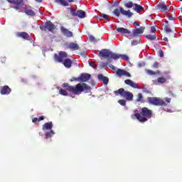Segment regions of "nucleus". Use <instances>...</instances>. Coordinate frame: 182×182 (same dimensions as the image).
I'll return each instance as SVG.
<instances>
[{"label":"nucleus","instance_id":"f257e3e1","mask_svg":"<svg viewBox=\"0 0 182 182\" xmlns=\"http://www.w3.org/2000/svg\"><path fill=\"white\" fill-rule=\"evenodd\" d=\"M62 86L63 87H66V90L73 95H80V93L83 92L87 93V91L90 92V90L92 89L90 86L85 82H80L75 86L69 85V83L64 82Z\"/></svg>","mask_w":182,"mask_h":182},{"label":"nucleus","instance_id":"f03ea898","mask_svg":"<svg viewBox=\"0 0 182 182\" xmlns=\"http://www.w3.org/2000/svg\"><path fill=\"white\" fill-rule=\"evenodd\" d=\"M153 117V111L149 109L147 107H143L140 113H136L135 117L141 123H145L149 119H151Z\"/></svg>","mask_w":182,"mask_h":182},{"label":"nucleus","instance_id":"7ed1b4c3","mask_svg":"<svg viewBox=\"0 0 182 182\" xmlns=\"http://www.w3.org/2000/svg\"><path fill=\"white\" fill-rule=\"evenodd\" d=\"M147 102L153 106H166L171 102V98L165 97L164 100L157 97H148Z\"/></svg>","mask_w":182,"mask_h":182},{"label":"nucleus","instance_id":"20e7f679","mask_svg":"<svg viewBox=\"0 0 182 182\" xmlns=\"http://www.w3.org/2000/svg\"><path fill=\"white\" fill-rule=\"evenodd\" d=\"M114 93L116 96H122L129 102H132V100H133V93L129 91H124L123 88H119L118 90L114 91Z\"/></svg>","mask_w":182,"mask_h":182},{"label":"nucleus","instance_id":"39448f33","mask_svg":"<svg viewBox=\"0 0 182 182\" xmlns=\"http://www.w3.org/2000/svg\"><path fill=\"white\" fill-rule=\"evenodd\" d=\"M99 56H101V58H109L110 59H114L117 60V54L110 51L107 49H102L99 53Z\"/></svg>","mask_w":182,"mask_h":182},{"label":"nucleus","instance_id":"423d86ee","mask_svg":"<svg viewBox=\"0 0 182 182\" xmlns=\"http://www.w3.org/2000/svg\"><path fill=\"white\" fill-rule=\"evenodd\" d=\"M114 15L117 16V18H119L120 16V14L122 15H124V16H128V18H132L133 16V13L130 11V10H124L123 7H119V9H115L113 11Z\"/></svg>","mask_w":182,"mask_h":182},{"label":"nucleus","instance_id":"0eeeda50","mask_svg":"<svg viewBox=\"0 0 182 182\" xmlns=\"http://www.w3.org/2000/svg\"><path fill=\"white\" fill-rule=\"evenodd\" d=\"M9 4L13 5L11 8L16 9V11H19L21 8H23L25 6V2L23 0H7Z\"/></svg>","mask_w":182,"mask_h":182},{"label":"nucleus","instance_id":"6e6552de","mask_svg":"<svg viewBox=\"0 0 182 182\" xmlns=\"http://www.w3.org/2000/svg\"><path fill=\"white\" fill-rule=\"evenodd\" d=\"M144 29H146V27L141 26L139 28H135L132 31V34L130 35L129 39H133L134 38H140L141 36V34L144 32Z\"/></svg>","mask_w":182,"mask_h":182},{"label":"nucleus","instance_id":"1a4fd4ad","mask_svg":"<svg viewBox=\"0 0 182 182\" xmlns=\"http://www.w3.org/2000/svg\"><path fill=\"white\" fill-rule=\"evenodd\" d=\"M72 16H77L80 19H83L86 16V11L83 10H75L73 8L70 9Z\"/></svg>","mask_w":182,"mask_h":182},{"label":"nucleus","instance_id":"9d476101","mask_svg":"<svg viewBox=\"0 0 182 182\" xmlns=\"http://www.w3.org/2000/svg\"><path fill=\"white\" fill-rule=\"evenodd\" d=\"M68 56V53L65 51H60L58 54L54 55V60L55 62H58L59 63H63V59Z\"/></svg>","mask_w":182,"mask_h":182},{"label":"nucleus","instance_id":"9b49d317","mask_svg":"<svg viewBox=\"0 0 182 182\" xmlns=\"http://www.w3.org/2000/svg\"><path fill=\"white\" fill-rule=\"evenodd\" d=\"M157 11H159V12H170V6L166 5L165 3H159L156 6Z\"/></svg>","mask_w":182,"mask_h":182},{"label":"nucleus","instance_id":"f8f14e48","mask_svg":"<svg viewBox=\"0 0 182 182\" xmlns=\"http://www.w3.org/2000/svg\"><path fill=\"white\" fill-rule=\"evenodd\" d=\"M60 32L66 38H73V32L69 31L68 28L64 26H60Z\"/></svg>","mask_w":182,"mask_h":182},{"label":"nucleus","instance_id":"ddd939ff","mask_svg":"<svg viewBox=\"0 0 182 182\" xmlns=\"http://www.w3.org/2000/svg\"><path fill=\"white\" fill-rule=\"evenodd\" d=\"M117 76L122 77V76H127V77H131L132 75L130 73L123 69L118 68L116 72Z\"/></svg>","mask_w":182,"mask_h":182},{"label":"nucleus","instance_id":"4468645a","mask_svg":"<svg viewBox=\"0 0 182 182\" xmlns=\"http://www.w3.org/2000/svg\"><path fill=\"white\" fill-rule=\"evenodd\" d=\"M54 1L62 6H69V4H72L75 0H54Z\"/></svg>","mask_w":182,"mask_h":182},{"label":"nucleus","instance_id":"2eb2a0df","mask_svg":"<svg viewBox=\"0 0 182 182\" xmlns=\"http://www.w3.org/2000/svg\"><path fill=\"white\" fill-rule=\"evenodd\" d=\"M11 92H12V89L8 85H4L0 88L1 95H10Z\"/></svg>","mask_w":182,"mask_h":182},{"label":"nucleus","instance_id":"dca6fc26","mask_svg":"<svg viewBox=\"0 0 182 182\" xmlns=\"http://www.w3.org/2000/svg\"><path fill=\"white\" fill-rule=\"evenodd\" d=\"M116 31L121 35H130V33H132L129 29L124 28L123 27H116Z\"/></svg>","mask_w":182,"mask_h":182},{"label":"nucleus","instance_id":"f3484780","mask_svg":"<svg viewBox=\"0 0 182 182\" xmlns=\"http://www.w3.org/2000/svg\"><path fill=\"white\" fill-rule=\"evenodd\" d=\"M46 25L47 31H49V32L53 33L55 29H56V26H55V24H53V23H52V21H47L46 22Z\"/></svg>","mask_w":182,"mask_h":182},{"label":"nucleus","instance_id":"a211bd4d","mask_svg":"<svg viewBox=\"0 0 182 182\" xmlns=\"http://www.w3.org/2000/svg\"><path fill=\"white\" fill-rule=\"evenodd\" d=\"M92 77L89 73H82L79 77V82H87Z\"/></svg>","mask_w":182,"mask_h":182},{"label":"nucleus","instance_id":"6ab92c4d","mask_svg":"<svg viewBox=\"0 0 182 182\" xmlns=\"http://www.w3.org/2000/svg\"><path fill=\"white\" fill-rule=\"evenodd\" d=\"M16 36H18V38H22V39H25L26 41H29L31 38L29 34L25 31L17 33Z\"/></svg>","mask_w":182,"mask_h":182},{"label":"nucleus","instance_id":"aec40b11","mask_svg":"<svg viewBox=\"0 0 182 182\" xmlns=\"http://www.w3.org/2000/svg\"><path fill=\"white\" fill-rule=\"evenodd\" d=\"M62 63L66 69H70L71 66L73 65V61L70 58H66Z\"/></svg>","mask_w":182,"mask_h":182},{"label":"nucleus","instance_id":"412c9836","mask_svg":"<svg viewBox=\"0 0 182 182\" xmlns=\"http://www.w3.org/2000/svg\"><path fill=\"white\" fill-rule=\"evenodd\" d=\"M124 83L134 89H139V84L133 82L132 80H125Z\"/></svg>","mask_w":182,"mask_h":182},{"label":"nucleus","instance_id":"4be33fe9","mask_svg":"<svg viewBox=\"0 0 182 182\" xmlns=\"http://www.w3.org/2000/svg\"><path fill=\"white\" fill-rule=\"evenodd\" d=\"M98 80L100 82H103L105 85H107V83H109V77H105L103 74L98 75Z\"/></svg>","mask_w":182,"mask_h":182},{"label":"nucleus","instance_id":"5701e85b","mask_svg":"<svg viewBox=\"0 0 182 182\" xmlns=\"http://www.w3.org/2000/svg\"><path fill=\"white\" fill-rule=\"evenodd\" d=\"M68 48L70 49L71 50H79L80 47L77 43H70L68 45Z\"/></svg>","mask_w":182,"mask_h":182},{"label":"nucleus","instance_id":"b1692460","mask_svg":"<svg viewBox=\"0 0 182 182\" xmlns=\"http://www.w3.org/2000/svg\"><path fill=\"white\" fill-rule=\"evenodd\" d=\"M133 11H135V12H137V14H140L141 11H144V8L141 6L140 4H134Z\"/></svg>","mask_w":182,"mask_h":182},{"label":"nucleus","instance_id":"393cba45","mask_svg":"<svg viewBox=\"0 0 182 182\" xmlns=\"http://www.w3.org/2000/svg\"><path fill=\"white\" fill-rule=\"evenodd\" d=\"M23 9L25 11L26 15H28V16H35V11L32 9H28L26 6L23 7Z\"/></svg>","mask_w":182,"mask_h":182},{"label":"nucleus","instance_id":"a878e982","mask_svg":"<svg viewBox=\"0 0 182 182\" xmlns=\"http://www.w3.org/2000/svg\"><path fill=\"white\" fill-rule=\"evenodd\" d=\"M53 127V124H52V122H48L44 124L43 126V130H51Z\"/></svg>","mask_w":182,"mask_h":182},{"label":"nucleus","instance_id":"bb28decb","mask_svg":"<svg viewBox=\"0 0 182 182\" xmlns=\"http://www.w3.org/2000/svg\"><path fill=\"white\" fill-rule=\"evenodd\" d=\"M145 72H146L147 75H149V76H154L155 75H159L160 73V70H157V72H154L151 70H149V69H146Z\"/></svg>","mask_w":182,"mask_h":182},{"label":"nucleus","instance_id":"cd10ccee","mask_svg":"<svg viewBox=\"0 0 182 182\" xmlns=\"http://www.w3.org/2000/svg\"><path fill=\"white\" fill-rule=\"evenodd\" d=\"M140 41H141L140 37H136V39H134L132 41V46H136V45H139V43H140Z\"/></svg>","mask_w":182,"mask_h":182},{"label":"nucleus","instance_id":"c85d7f7f","mask_svg":"<svg viewBox=\"0 0 182 182\" xmlns=\"http://www.w3.org/2000/svg\"><path fill=\"white\" fill-rule=\"evenodd\" d=\"M145 38L149 39V41H156L157 37L156 35L148 34L145 36Z\"/></svg>","mask_w":182,"mask_h":182},{"label":"nucleus","instance_id":"c756f323","mask_svg":"<svg viewBox=\"0 0 182 182\" xmlns=\"http://www.w3.org/2000/svg\"><path fill=\"white\" fill-rule=\"evenodd\" d=\"M59 94L61 95L62 96H68L69 95V92H68V90H63V89L59 90Z\"/></svg>","mask_w":182,"mask_h":182},{"label":"nucleus","instance_id":"7c9ffc66","mask_svg":"<svg viewBox=\"0 0 182 182\" xmlns=\"http://www.w3.org/2000/svg\"><path fill=\"white\" fill-rule=\"evenodd\" d=\"M167 82V79L164 77H159L157 78V82L158 83H166Z\"/></svg>","mask_w":182,"mask_h":182},{"label":"nucleus","instance_id":"2f4dec72","mask_svg":"<svg viewBox=\"0 0 182 182\" xmlns=\"http://www.w3.org/2000/svg\"><path fill=\"white\" fill-rule=\"evenodd\" d=\"M134 4H135V3H133V2H132V1H128L127 3H126V4H124V6H125L126 8H129V9H130V8H134Z\"/></svg>","mask_w":182,"mask_h":182},{"label":"nucleus","instance_id":"473e14b6","mask_svg":"<svg viewBox=\"0 0 182 182\" xmlns=\"http://www.w3.org/2000/svg\"><path fill=\"white\" fill-rule=\"evenodd\" d=\"M117 59H119V58H121V59H124V60H129V57H127L126 55L117 54Z\"/></svg>","mask_w":182,"mask_h":182},{"label":"nucleus","instance_id":"72a5a7b5","mask_svg":"<svg viewBox=\"0 0 182 182\" xmlns=\"http://www.w3.org/2000/svg\"><path fill=\"white\" fill-rule=\"evenodd\" d=\"M136 102H141L143 103V94L139 93L136 98Z\"/></svg>","mask_w":182,"mask_h":182},{"label":"nucleus","instance_id":"f704fd0d","mask_svg":"<svg viewBox=\"0 0 182 182\" xmlns=\"http://www.w3.org/2000/svg\"><path fill=\"white\" fill-rule=\"evenodd\" d=\"M46 137H52L53 136H55V132L53 130H50V132H47L46 133Z\"/></svg>","mask_w":182,"mask_h":182},{"label":"nucleus","instance_id":"c9c22d12","mask_svg":"<svg viewBox=\"0 0 182 182\" xmlns=\"http://www.w3.org/2000/svg\"><path fill=\"white\" fill-rule=\"evenodd\" d=\"M102 18H104V19H106L107 21H109V16L107 14H102L100 16V19H102Z\"/></svg>","mask_w":182,"mask_h":182},{"label":"nucleus","instance_id":"e433bc0d","mask_svg":"<svg viewBox=\"0 0 182 182\" xmlns=\"http://www.w3.org/2000/svg\"><path fill=\"white\" fill-rule=\"evenodd\" d=\"M164 29L166 33H170V32H171V28H170V26H165Z\"/></svg>","mask_w":182,"mask_h":182},{"label":"nucleus","instance_id":"4c0bfd02","mask_svg":"<svg viewBox=\"0 0 182 182\" xmlns=\"http://www.w3.org/2000/svg\"><path fill=\"white\" fill-rule=\"evenodd\" d=\"M118 103L121 105V106H126V100H118Z\"/></svg>","mask_w":182,"mask_h":182},{"label":"nucleus","instance_id":"58836bf2","mask_svg":"<svg viewBox=\"0 0 182 182\" xmlns=\"http://www.w3.org/2000/svg\"><path fill=\"white\" fill-rule=\"evenodd\" d=\"M159 66H160V65L159 64V63L154 62L153 65H152V68L154 69H159Z\"/></svg>","mask_w":182,"mask_h":182},{"label":"nucleus","instance_id":"ea45409f","mask_svg":"<svg viewBox=\"0 0 182 182\" xmlns=\"http://www.w3.org/2000/svg\"><path fill=\"white\" fill-rule=\"evenodd\" d=\"M40 29L46 32V31H48V28H46V23L44 26H40Z\"/></svg>","mask_w":182,"mask_h":182},{"label":"nucleus","instance_id":"a19ab883","mask_svg":"<svg viewBox=\"0 0 182 182\" xmlns=\"http://www.w3.org/2000/svg\"><path fill=\"white\" fill-rule=\"evenodd\" d=\"M89 65H90V66H91V68H93V69L97 68V65L96 64H95V63L90 62Z\"/></svg>","mask_w":182,"mask_h":182},{"label":"nucleus","instance_id":"79ce46f5","mask_svg":"<svg viewBox=\"0 0 182 182\" xmlns=\"http://www.w3.org/2000/svg\"><path fill=\"white\" fill-rule=\"evenodd\" d=\"M70 82H79V77H73L70 80Z\"/></svg>","mask_w":182,"mask_h":182},{"label":"nucleus","instance_id":"37998d69","mask_svg":"<svg viewBox=\"0 0 182 182\" xmlns=\"http://www.w3.org/2000/svg\"><path fill=\"white\" fill-rule=\"evenodd\" d=\"M90 42H93L94 43H96V38H95V36H90Z\"/></svg>","mask_w":182,"mask_h":182},{"label":"nucleus","instance_id":"c03bdc74","mask_svg":"<svg viewBox=\"0 0 182 182\" xmlns=\"http://www.w3.org/2000/svg\"><path fill=\"white\" fill-rule=\"evenodd\" d=\"M159 53L160 58H163V56H164V53L163 52V50H159Z\"/></svg>","mask_w":182,"mask_h":182},{"label":"nucleus","instance_id":"a18cd8bd","mask_svg":"<svg viewBox=\"0 0 182 182\" xmlns=\"http://www.w3.org/2000/svg\"><path fill=\"white\" fill-rule=\"evenodd\" d=\"M151 32L152 33H154V32H156V28L154 26L151 27Z\"/></svg>","mask_w":182,"mask_h":182},{"label":"nucleus","instance_id":"49530a36","mask_svg":"<svg viewBox=\"0 0 182 182\" xmlns=\"http://www.w3.org/2000/svg\"><path fill=\"white\" fill-rule=\"evenodd\" d=\"M33 123H36V122H38V118L35 117L32 119Z\"/></svg>","mask_w":182,"mask_h":182},{"label":"nucleus","instance_id":"de8ad7c7","mask_svg":"<svg viewBox=\"0 0 182 182\" xmlns=\"http://www.w3.org/2000/svg\"><path fill=\"white\" fill-rule=\"evenodd\" d=\"M44 119H45V117L43 116H41L38 119V122H41L42 120H44Z\"/></svg>","mask_w":182,"mask_h":182},{"label":"nucleus","instance_id":"09e8293b","mask_svg":"<svg viewBox=\"0 0 182 182\" xmlns=\"http://www.w3.org/2000/svg\"><path fill=\"white\" fill-rule=\"evenodd\" d=\"M109 68H111V69H112V70H116V67H114V65H109Z\"/></svg>","mask_w":182,"mask_h":182},{"label":"nucleus","instance_id":"8fccbe9b","mask_svg":"<svg viewBox=\"0 0 182 182\" xmlns=\"http://www.w3.org/2000/svg\"><path fill=\"white\" fill-rule=\"evenodd\" d=\"M134 25H135L136 26H140V23H137V22H134Z\"/></svg>","mask_w":182,"mask_h":182},{"label":"nucleus","instance_id":"3c124183","mask_svg":"<svg viewBox=\"0 0 182 182\" xmlns=\"http://www.w3.org/2000/svg\"><path fill=\"white\" fill-rule=\"evenodd\" d=\"M164 41H165V42H168V38H167V37L164 38Z\"/></svg>","mask_w":182,"mask_h":182},{"label":"nucleus","instance_id":"603ef678","mask_svg":"<svg viewBox=\"0 0 182 182\" xmlns=\"http://www.w3.org/2000/svg\"><path fill=\"white\" fill-rule=\"evenodd\" d=\"M42 1L43 0H35L36 2H39V3L42 2Z\"/></svg>","mask_w":182,"mask_h":182},{"label":"nucleus","instance_id":"864d4df0","mask_svg":"<svg viewBox=\"0 0 182 182\" xmlns=\"http://www.w3.org/2000/svg\"><path fill=\"white\" fill-rule=\"evenodd\" d=\"M169 19L171 21V20L174 19V18H173V16H170Z\"/></svg>","mask_w":182,"mask_h":182},{"label":"nucleus","instance_id":"5fc2aeb1","mask_svg":"<svg viewBox=\"0 0 182 182\" xmlns=\"http://www.w3.org/2000/svg\"><path fill=\"white\" fill-rule=\"evenodd\" d=\"M181 9V14H182V8Z\"/></svg>","mask_w":182,"mask_h":182}]
</instances>
